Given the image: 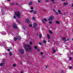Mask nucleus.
Instances as JSON below:
<instances>
[{
	"instance_id": "obj_22",
	"label": "nucleus",
	"mask_w": 73,
	"mask_h": 73,
	"mask_svg": "<svg viewBox=\"0 0 73 73\" xmlns=\"http://www.w3.org/2000/svg\"><path fill=\"white\" fill-rule=\"evenodd\" d=\"M30 45H32V42L30 41L29 42Z\"/></svg>"
},
{
	"instance_id": "obj_26",
	"label": "nucleus",
	"mask_w": 73,
	"mask_h": 73,
	"mask_svg": "<svg viewBox=\"0 0 73 73\" xmlns=\"http://www.w3.org/2000/svg\"><path fill=\"white\" fill-rule=\"evenodd\" d=\"M49 32L50 33H51V34H52V32L50 31H49Z\"/></svg>"
},
{
	"instance_id": "obj_24",
	"label": "nucleus",
	"mask_w": 73,
	"mask_h": 73,
	"mask_svg": "<svg viewBox=\"0 0 73 73\" xmlns=\"http://www.w3.org/2000/svg\"><path fill=\"white\" fill-rule=\"evenodd\" d=\"M11 6H12V5H15V4H14V3H12L11 4Z\"/></svg>"
},
{
	"instance_id": "obj_21",
	"label": "nucleus",
	"mask_w": 73,
	"mask_h": 73,
	"mask_svg": "<svg viewBox=\"0 0 73 73\" xmlns=\"http://www.w3.org/2000/svg\"><path fill=\"white\" fill-rule=\"evenodd\" d=\"M26 51H29V49H28V48H26Z\"/></svg>"
},
{
	"instance_id": "obj_42",
	"label": "nucleus",
	"mask_w": 73,
	"mask_h": 73,
	"mask_svg": "<svg viewBox=\"0 0 73 73\" xmlns=\"http://www.w3.org/2000/svg\"><path fill=\"white\" fill-rule=\"evenodd\" d=\"M31 49H32V48H31V47H30L29 49V50H31Z\"/></svg>"
},
{
	"instance_id": "obj_47",
	"label": "nucleus",
	"mask_w": 73,
	"mask_h": 73,
	"mask_svg": "<svg viewBox=\"0 0 73 73\" xmlns=\"http://www.w3.org/2000/svg\"><path fill=\"white\" fill-rule=\"evenodd\" d=\"M53 11L54 12H56V11H55V9H53Z\"/></svg>"
},
{
	"instance_id": "obj_12",
	"label": "nucleus",
	"mask_w": 73,
	"mask_h": 73,
	"mask_svg": "<svg viewBox=\"0 0 73 73\" xmlns=\"http://www.w3.org/2000/svg\"><path fill=\"white\" fill-rule=\"evenodd\" d=\"M26 22L27 23H29V19H26Z\"/></svg>"
},
{
	"instance_id": "obj_63",
	"label": "nucleus",
	"mask_w": 73,
	"mask_h": 73,
	"mask_svg": "<svg viewBox=\"0 0 73 73\" xmlns=\"http://www.w3.org/2000/svg\"><path fill=\"white\" fill-rule=\"evenodd\" d=\"M9 1H11V0H7Z\"/></svg>"
},
{
	"instance_id": "obj_58",
	"label": "nucleus",
	"mask_w": 73,
	"mask_h": 73,
	"mask_svg": "<svg viewBox=\"0 0 73 73\" xmlns=\"http://www.w3.org/2000/svg\"><path fill=\"white\" fill-rule=\"evenodd\" d=\"M3 33H3V32H2L1 33V34L2 35H3Z\"/></svg>"
},
{
	"instance_id": "obj_25",
	"label": "nucleus",
	"mask_w": 73,
	"mask_h": 73,
	"mask_svg": "<svg viewBox=\"0 0 73 73\" xmlns=\"http://www.w3.org/2000/svg\"><path fill=\"white\" fill-rule=\"evenodd\" d=\"M53 52L54 53H56V50H53Z\"/></svg>"
},
{
	"instance_id": "obj_52",
	"label": "nucleus",
	"mask_w": 73,
	"mask_h": 73,
	"mask_svg": "<svg viewBox=\"0 0 73 73\" xmlns=\"http://www.w3.org/2000/svg\"><path fill=\"white\" fill-rule=\"evenodd\" d=\"M12 48L11 47H10V49H12Z\"/></svg>"
},
{
	"instance_id": "obj_30",
	"label": "nucleus",
	"mask_w": 73,
	"mask_h": 73,
	"mask_svg": "<svg viewBox=\"0 0 73 73\" xmlns=\"http://www.w3.org/2000/svg\"><path fill=\"white\" fill-rule=\"evenodd\" d=\"M31 9L32 10H33V7H31Z\"/></svg>"
},
{
	"instance_id": "obj_7",
	"label": "nucleus",
	"mask_w": 73,
	"mask_h": 73,
	"mask_svg": "<svg viewBox=\"0 0 73 73\" xmlns=\"http://www.w3.org/2000/svg\"><path fill=\"white\" fill-rule=\"evenodd\" d=\"M13 25L14 28H15V29H17V26L15 24V23H13Z\"/></svg>"
},
{
	"instance_id": "obj_9",
	"label": "nucleus",
	"mask_w": 73,
	"mask_h": 73,
	"mask_svg": "<svg viewBox=\"0 0 73 73\" xmlns=\"http://www.w3.org/2000/svg\"><path fill=\"white\" fill-rule=\"evenodd\" d=\"M32 4H33V2L32 1H30L29 3V5H32Z\"/></svg>"
},
{
	"instance_id": "obj_11",
	"label": "nucleus",
	"mask_w": 73,
	"mask_h": 73,
	"mask_svg": "<svg viewBox=\"0 0 73 73\" xmlns=\"http://www.w3.org/2000/svg\"><path fill=\"white\" fill-rule=\"evenodd\" d=\"M68 4L67 2H66L64 3L63 5H64L65 6H66V5H67Z\"/></svg>"
},
{
	"instance_id": "obj_13",
	"label": "nucleus",
	"mask_w": 73,
	"mask_h": 73,
	"mask_svg": "<svg viewBox=\"0 0 73 73\" xmlns=\"http://www.w3.org/2000/svg\"><path fill=\"white\" fill-rule=\"evenodd\" d=\"M4 63H1L0 64V66H3L4 65Z\"/></svg>"
},
{
	"instance_id": "obj_51",
	"label": "nucleus",
	"mask_w": 73,
	"mask_h": 73,
	"mask_svg": "<svg viewBox=\"0 0 73 73\" xmlns=\"http://www.w3.org/2000/svg\"><path fill=\"white\" fill-rule=\"evenodd\" d=\"M53 4H54L55 3V2L54 1H53L52 2Z\"/></svg>"
},
{
	"instance_id": "obj_6",
	"label": "nucleus",
	"mask_w": 73,
	"mask_h": 73,
	"mask_svg": "<svg viewBox=\"0 0 73 73\" xmlns=\"http://www.w3.org/2000/svg\"><path fill=\"white\" fill-rule=\"evenodd\" d=\"M37 26V24L36 23H34L33 24V28H35Z\"/></svg>"
},
{
	"instance_id": "obj_10",
	"label": "nucleus",
	"mask_w": 73,
	"mask_h": 73,
	"mask_svg": "<svg viewBox=\"0 0 73 73\" xmlns=\"http://www.w3.org/2000/svg\"><path fill=\"white\" fill-rule=\"evenodd\" d=\"M47 37L48 38V40L50 39V35L49 34H47Z\"/></svg>"
},
{
	"instance_id": "obj_35",
	"label": "nucleus",
	"mask_w": 73,
	"mask_h": 73,
	"mask_svg": "<svg viewBox=\"0 0 73 73\" xmlns=\"http://www.w3.org/2000/svg\"><path fill=\"white\" fill-rule=\"evenodd\" d=\"M72 68V67L70 66V67L69 68V69H71Z\"/></svg>"
},
{
	"instance_id": "obj_55",
	"label": "nucleus",
	"mask_w": 73,
	"mask_h": 73,
	"mask_svg": "<svg viewBox=\"0 0 73 73\" xmlns=\"http://www.w3.org/2000/svg\"><path fill=\"white\" fill-rule=\"evenodd\" d=\"M48 68V65L46 66V68Z\"/></svg>"
},
{
	"instance_id": "obj_14",
	"label": "nucleus",
	"mask_w": 73,
	"mask_h": 73,
	"mask_svg": "<svg viewBox=\"0 0 73 73\" xmlns=\"http://www.w3.org/2000/svg\"><path fill=\"white\" fill-rule=\"evenodd\" d=\"M32 19H33V21H36V18H35V17H33Z\"/></svg>"
},
{
	"instance_id": "obj_57",
	"label": "nucleus",
	"mask_w": 73,
	"mask_h": 73,
	"mask_svg": "<svg viewBox=\"0 0 73 73\" xmlns=\"http://www.w3.org/2000/svg\"><path fill=\"white\" fill-rule=\"evenodd\" d=\"M5 8H6V9H8V7H5Z\"/></svg>"
},
{
	"instance_id": "obj_62",
	"label": "nucleus",
	"mask_w": 73,
	"mask_h": 73,
	"mask_svg": "<svg viewBox=\"0 0 73 73\" xmlns=\"http://www.w3.org/2000/svg\"><path fill=\"white\" fill-rule=\"evenodd\" d=\"M52 50H54V48H52Z\"/></svg>"
},
{
	"instance_id": "obj_38",
	"label": "nucleus",
	"mask_w": 73,
	"mask_h": 73,
	"mask_svg": "<svg viewBox=\"0 0 73 73\" xmlns=\"http://www.w3.org/2000/svg\"><path fill=\"white\" fill-rule=\"evenodd\" d=\"M13 18L14 19H16V16L15 15L14 16Z\"/></svg>"
},
{
	"instance_id": "obj_32",
	"label": "nucleus",
	"mask_w": 73,
	"mask_h": 73,
	"mask_svg": "<svg viewBox=\"0 0 73 73\" xmlns=\"http://www.w3.org/2000/svg\"><path fill=\"white\" fill-rule=\"evenodd\" d=\"M62 40H64L65 39V37H63V38H62Z\"/></svg>"
},
{
	"instance_id": "obj_36",
	"label": "nucleus",
	"mask_w": 73,
	"mask_h": 73,
	"mask_svg": "<svg viewBox=\"0 0 73 73\" xmlns=\"http://www.w3.org/2000/svg\"><path fill=\"white\" fill-rule=\"evenodd\" d=\"M43 42L44 43H46V40H43Z\"/></svg>"
},
{
	"instance_id": "obj_37",
	"label": "nucleus",
	"mask_w": 73,
	"mask_h": 73,
	"mask_svg": "<svg viewBox=\"0 0 73 73\" xmlns=\"http://www.w3.org/2000/svg\"><path fill=\"white\" fill-rule=\"evenodd\" d=\"M49 1V0H46V2H48Z\"/></svg>"
},
{
	"instance_id": "obj_40",
	"label": "nucleus",
	"mask_w": 73,
	"mask_h": 73,
	"mask_svg": "<svg viewBox=\"0 0 73 73\" xmlns=\"http://www.w3.org/2000/svg\"><path fill=\"white\" fill-rule=\"evenodd\" d=\"M15 4H16V5H19L17 3H16Z\"/></svg>"
},
{
	"instance_id": "obj_61",
	"label": "nucleus",
	"mask_w": 73,
	"mask_h": 73,
	"mask_svg": "<svg viewBox=\"0 0 73 73\" xmlns=\"http://www.w3.org/2000/svg\"><path fill=\"white\" fill-rule=\"evenodd\" d=\"M18 23H19V24H20V22L19 21H18Z\"/></svg>"
},
{
	"instance_id": "obj_4",
	"label": "nucleus",
	"mask_w": 73,
	"mask_h": 73,
	"mask_svg": "<svg viewBox=\"0 0 73 73\" xmlns=\"http://www.w3.org/2000/svg\"><path fill=\"white\" fill-rule=\"evenodd\" d=\"M44 21H46V22L48 21L47 19H46L45 18H44L43 19V20L42 19V22L43 23V24H45V22H44Z\"/></svg>"
},
{
	"instance_id": "obj_29",
	"label": "nucleus",
	"mask_w": 73,
	"mask_h": 73,
	"mask_svg": "<svg viewBox=\"0 0 73 73\" xmlns=\"http://www.w3.org/2000/svg\"><path fill=\"white\" fill-rule=\"evenodd\" d=\"M69 60H72V57H69Z\"/></svg>"
},
{
	"instance_id": "obj_1",
	"label": "nucleus",
	"mask_w": 73,
	"mask_h": 73,
	"mask_svg": "<svg viewBox=\"0 0 73 73\" xmlns=\"http://www.w3.org/2000/svg\"><path fill=\"white\" fill-rule=\"evenodd\" d=\"M14 15H16L17 17H18V18H20V15H21V14L19 11L16 12Z\"/></svg>"
},
{
	"instance_id": "obj_2",
	"label": "nucleus",
	"mask_w": 73,
	"mask_h": 73,
	"mask_svg": "<svg viewBox=\"0 0 73 73\" xmlns=\"http://www.w3.org/2000/svg\"><path fill=\"white\" fill-rule=\"evenodd\" d=\"M54 18V17L51 16H50L49 18L48 19V21H52V20H53Z\"/></svg>"
},
{
	"instance_id": "obj_17",
	"label": "nucleus",
	"mask_w": 73,
	"mask_h": 73,
	"mask_svg": "<svg viewBox=\"0 0 73 73\" xmlns=\"http://www.w3.org/2000/svg\"><path fill=\"white\" fill-rule=\"evenodd\" d=\"M56 24H60V22L58 21H56Z\"/></svg>"
},
{
	"instance_id": "obj_56",
	"label": "nucleus",
	"mask_w": 73,
	"mask_h": 73,
	"mask_svg": "<svg viewBox=\"0 0 73 73\" xmlns=\"http://www.w3.org/2000/svg\"><path fill=\"white\" fill-rule=\"evenodd\" d=\"M8 51H9H9H10V50H9V49H8Z\"/></svg>"
},
{
	"instance_id": "obj_49",
	"label": "nucleus",
	"mask_w": 73,
	"mask_h": 73,
	"mask_svg": "<svg viewBox=\"0 0 73 73\" xmlns=\"http://www.w3.org/2000/svg\"><path fill=\"white\" fill-rule=\"evenodd\" d=\"M20 64H21V65H22V64H23V63L22 62H20Z\"/></svg>"
},
{
	"instance_id": "obj_34",
	"label": "nucleus",
	"mask_w": 73,
	"mask_h": 73,
	"mask_svg": "<svg viewBox=\"0 0 73 73\" xmlns=\"http://www.w3.org/2000/svg\"><path fill=\"white\" fill-rule=\"evenodd\" d=\"M33 11H34L33 10H31V11H30V12H33Z\"/></svg>"
},
{
	"instance_id": "obj_54",
	"label": "nucleus",
	"mask_w": 73,
	"mask_h": 73,
	"mask_svg": "<svg viewBox=\"0 0 73 73\" xmlns=\"http://www.w3.org/2000/svg\"><path fill=\"white\" fill-rule=\"evenodd\" d=\"M51 1H54V0H51Z\"/></svg>"
},
{
	"instance_id": "obj_5",
	"label": "nucleus",
	"mask_w": 73,
	"mask_h": 73,
	"mask_svg": "<svg viewBox=\"0 0 73 73\" xmlns=\"http://www.w3.org/2000/svg\"><path fill=\"white\" fill-rule=\"evenodd\" d=\"M20 53L21 54H24V50H23V49H21V50H20Z\"/></svg>"
},
{
	"instance_id": "obj_50",
	"label": "nucleus",
	"mask_w": 73,
	"mask_h": 73,
	"mask_svg": "<svg viewBox=\"0 0 73 73\" xmlns=\"http://www.w3.org/2000/svg\"><path fill=\"white\" fill-rule=\"evenodd\" d=\"M43 11H45V12H46V10H45L44 9H43Z\"/></svg>"
},
{
	"instance_id": "obj_28",
	"label": "nucleus",
	"mask_w": 73,
	"mask_h": 73,
	"mask_svg": "<svg viewBox=\"0 0 73 73\" xmlns=\"http://www.w3.org/2000/svg\"><path fill=\"white\" fill-rule=\"evenodd\" d=\"M39 51H40V49H38V48L37 49V52H39Z\"/></svg>"
},
{
	"instance_id": "obj_15",
	"label": "nucleus",
	"mask_w": 73,
	"mask_h": 73,
	"mask_svg": "<svg viewBox=\"0 0 73 73\" xmlns=\"http://www.w3.org/2000/svg\"><path fill=\"white\" fill-rule=\"evenodd\" d=\"M58 12L59 13V14H62V13H61V11L60 10H59L58 11Z\"/></svg>"
},
{
	"instance_id": "obj_8",
	"label": "nucleus",
	"mask_w": 73,
	"mask_h": 73,
	"mask_svg": "<svg viewBox=\"0 0 73 73\" xmlns=\"http://www.w3.org/2000/svg\"><path fill=\"white\" fill-rule=\"evenodd\" d=\"M30 45H24V48H27V47H28L29 48H30Z\"/></svg>"
},
{
	"instance_id": "obj_23",
	"label": "nucleus",
	"mask_w": 73,
	"mask_h": 73,
	"mask_svg": "<svg viewBox=\"0 0 73 73\" xmlns=\"http://www.w3.org/2000/svg\"><path fill=\"white\" fill-rule=\"evenodd\" d=\"M35 49H37V47L36 46H35Z\"/></svg>"
},
{
	"instance_id": "obj_59",
	"label": "nucleus",
	"mask_w": 73,
	"mask_h": 73,
	"mask_svg": "<svg viewBox=\"0 0 73 73\" xmlns=\"http://www.w3.org/2000/svg\"><path fill=\"white\" fill-rule=\"evenodd\" d=\"M63 1H65V0H61Z\"/></svg>"
},
{
	"instance_id": "obj_16",
	"label": "nucleus",
	"mask_w": 73,
	"mask_h": 73,
	"mask_svg": "<svg viewBox=\"0 0 73 73\" xmlns=\"http://www.w3.org/2000/svg\"><path fill=\"white\" fill-rule=\"evenodd\" d=\"M2 62H3V63H5V60L4 59H3L2 60Z\"/></svg>"
},
{
	"instance_id": "obj_45",
	"label": "nucleus",
	"mask_w": 73,
	"mask_h": 73,
	"mask_svg": "<svg viewBox=\"0 0 73 73\" xmlns=\"http://www.w3.org/2000/svg\"><path fill=\"white\" fill-rule=\"evenodd\" d=\"M39 44L40 45H42V44L41 43H39Z\"/></svg>"
},
{
	"instance_id": "obj_41",
	"label": "nucleus",
	"mask_w": 73,
	"mask_h": 73,
	"mask_svg": "<svg viewBox=\"0 0 73 73\" xmlns=\"http://www.w3.org/2000/svg\"><path fill=\"white\" fill-rule=\"evenodd\" d=\"M40 54H41V55H42V54H43V53H42V52H41Z\"/></svg>"
},
{
	"instance_id": "obj_43",
	"label": "nucleus",
	"mask_w": 73,
	"mask_h": 73,
	"mask_svg": "<svg viewBox=\"0 0 73 73\" xmlns=\"http://www.w3.org/2000/svg\"><path fill=\"white\" fill-rule=\"evenodd\" d=\"M38 3H40V2H41V1L40 0H38Z\"/></svg>"
},
{
	"instance_id": "obj_44",
	"label": "nucleus",
	"mask_w": 73,
	"mask_h": 73,
	"mask_svg": "<svg viewBox=\"0 0 73 73\" xmlns=\"http://www.w3.org/2000/svg\"><path fill=\"white\" fill-rule=\"evenodd\" d=\"M62 73H64V70H62Z\"/></svg>"
},
{
	"instance_id": "obj_31",
	"label": "nucleus",
	"mask_w": 73,
	"mask_h": 73,
	"mask_svg": "<svg viewBox=\"0 0 73 73\" xmlns=\"http://www.w3.org/2000/svg\"><path fill=\"white\" fill-rule=\"evenodd\" d=\"M13 67H15V66H16V65L14 64L13 65Z\"/></svg>"
},
{
	"instance_id": "obj_3",
	"label": "nucleus",
	"mask_w": 73,
	"mask_h": 73,
	"mask_svg": "<svg viewBox=\"0 0 73 73\" xmlns=\"http://www.w3.org/2000/svg\"><path fill=\"white\" fill-rule=\"evenodd\" d=\"M17 40H21V38H20V37L19 36H17L16 38H14V40L15 41H17Z\"/></svg>"
},
{
	"instance_id": "obj_19",
	"label": "nucleus",
	"mask_w": 73,
	"mask_h": 73,
	"mask_svg": "<svg viewBox=\"0 0 73 73\" xmlns=\"http://www.w3.org/2000/svg\"><path fill=\"white\" fill-rule=\"evenodd\" d=\"M9 55L10 56H12V52H10L9 53Z\"/></svg>"
},
{
	"instance_id": "obj_20",
	"label": "nucleus",
	"mask_w": 73,
	"mask_h": 73,
	"mask_svg": "<svg viewBox=\"0 0 73 73\" xmlns=\"http://www.w3.org/2000/svg\"><path fill=\"white\" fill-rule=\"evenodd\" d=\"M33 13H34V14H36V13H37V12L35 11L33 12Z\"/></svg>"
},
{
	"instance_id": "obj_27",
	"label": "nucleus",
	"mask_w": 73,
	"mask_h": 73,
	"mask_svg": "<svg viewBox=\"0 0 73 73\" xmlns=\"http://www.w3.org/2000/svg\"><path fill=\"white\" fill-rule=\"evenodd\" d=\"M49 23L50 24H52V21H50V22H49Z\"/></svg>"
},
{
	"instance_id": "obj_39",
	"label": "nucleus",
	"mask_w": 73,
	"mask_h": 73,
	"mask_svg": "<svg viewBox=\"0 0 73 73\" xmlns=\"http://www.w3.org/2000/svg\"><path fill=\"white\" fill-rule=\"evenodd\" d=\"M23 29H26V27H23Z\"/></svg>"
},
{
	"instance_id": "obj_53",
	"label": "nucleus",
	"mask_w": 73,
	"mask_h": 73,
	"mask_svg": "<svg viewBox=\"0 0 73 73\" xmlns=\"http://www.w3.org/2000/svg\"><path fill=\"white\" fill-rule=\"evenodd\" d=\"M48 42H50V41H49V40H48Z\"/></svg>"
},
{
	"instance_id": "obj_64",
	"label": "nucleus",
	"mask_w": 73,
	"mask_h": 73,
	"mask_svg": "<svg viewBox=\"0 0 73 73\" xmlns=\"http://www.w3.org/2000/svg\"><path fill=\"white\" fill-rule=\"evenodd\" d=\"M66 41H67L66 40H65V42H66Z\"/></svg>"
},
{
	"instance_id": "obj_33",
	"label": "nucleus",
	"mask_w": 73,
	"mask_h": 73,
	"mask_svg": "<svg viewBox=\"0 0 73 73\" xmlns=\"http://www.w3.org/2000/svg\"><path fill=\"white\" fill-rule=\"evenodd\" d=\"M29 26L30 27H32V25H29Z\"/></svg>"
},
{
	"instance_id": "obj_46",
	"label": "nucleus",
	"mask_w": 73,
	"mask_h": 73,
	"mask_svg": "<svg viewBox=\"0 0 73 73\" xmlns=\"http://www.w3.org/2000/svg\"><path fill=\"white\" fill-rule=\"evenodd\" d=\"M21 73H23V71H21Z\"/></svg>"
},
{
	"instance_id": "obj_60",
	"label": "nucleus",
	"mask_w": 73,
	"mask_h": 73,
	"mask_svg": "<svg viewBox=\"0 0 73 73\" xmlns=\"http://www.w3.org/2000/svg\"><path fill=\"white\" fill-rule=\"evenodd\" d=\"M72 7H73V3H72Z\"/></svg>"
},
{
	"instance_id": "obj_18",
	"label": "nucleus",
	"mask_w": 73,
	"mask_h": 73,
	"mask_svg": "<svg viewBox=\"0 0 73 73\" xmlns=\"http://www.w3.org/2000/svg\"><path fill=\"white\" fill-rule=\"evenodd\" d=\"M39 38H41V37H42V35L41 34H40V35L39 36Z\"/></svg>"
},
{
	"instance_id": "obj_48",
	"label": "nucleus",
	"mask_w": 73,
	"mask_h": 73,
	"mask_svg": "<svg viewBox=\"0 0 73 73\" xmlns=\"http://www.w3.org/2000/svg\"><path fill=\"white\" fill-rule=\"evenodd\" d=\"M56 14L57 15H58V13H57V12H56Z\"/></svg>"
}]
</instances>
